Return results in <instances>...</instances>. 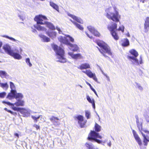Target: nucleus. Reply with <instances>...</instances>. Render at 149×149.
I'll list each match as a JSON object with an SVG mask.
<instances>
[{
	"label": "nucleus",
	"instance_id": "obj_1",
	"mask_svg": "<svg viewBox=\"0 0 149 149\" xmlns=\"http://www.w3.org/2000/svg\"><path fill=\"white\" fill-rule=\"evenodd\" d=\"M95 131L91 130L88 135L87 139L89 141L94 140L95 142L98 143H102V141L99 140L97 139L98 138L101 139L102 136L100 135L97 132H99L101 131V127L97 123H95L94 126Z\"/></svg>",
	"mask_w": 149,
	"mask_h": 149
},
{
	"label": "nucleus",
	"instance_id": "obj_2",
	"mask_svg": "<svg viewBox=\"0 0 149 149\" xmlns=\"http://www.w3.org/2000/svg\"><path fill=\"white\" fill-rule=\"evenodd\" d=\"M96 43L100 47V48H98V50L100 53L105 57L107 58L108 56L106 55V54L111 56H112V53L109 47L104 42L101 41H97Z\"/></svg>",
	"mask_w": 149,
	"mask_h": 149
},
{
	"label": "nucleus",
	"instance_id": "obj_3",
	"mask_svg": "<svg viewBox=\"0 0 149 149\" xmlns=\"http://www.w3.org/2000/svg\"><path fill=\"white\" fill-rule=\"evenodd\" d=\"M52 47L56 54L59 56L58 57L59 60L58 61L63 63L65 62L66 61V59L64 57V52L63 50L60 47L56 45H53Z\"/></svg>",
	"mask_w": 149,
	"mask_h": 149
},
{
	"label": "nucleus",
	"instance_id": "obj_4",
	"mask_svg": "<svg viewBox=\"0 0 149 149\" xmlns=\"http://www.w3.org/2000/svg\"><path fill=\"white\" fill-rule=\"evenodd\" d=\"M130 54L133 56H127V58L128 59L132 61L133 62L136 63L137 65L141 64L142 63V61L141 58L139 61V63L138 60L136 58V57L139 55V54L137 52L135 49H132L130 50L129 51Z\"/></svg>",
	"mask_w": 149,
	"mask_h": 149
},
{
	"label": "nucleus",
	"instance_id": "obj_5",
	"mask_svg": "<svg viewBox=\"0 0 149 149\" xmlns=\"http://www.w3.org/2000/svg\"><path fill=\"white\" fill-rule=\"evenodd\" d=\"M106 16L109 19L111 20L116 22H119L121 16L118 12L116 10L114 13L110 12L107 13Z\"/></svg>",
	"mask_w": 149,
	"mask_h": 149
},
{
	"label": "nucleus",
	"instance_id": "obj_6",
	"mask_svg": "<svg viewBox=\"0 0 149 149\" xmlns=\"http://www.w3.org/2000/svg\"><path fill=\"white\" fill-rule=\"evenodd\" d=\"M58 40L61 43L69 45L71 47L73 48L72 50L73 51H77L79 49L77 45L71 43L66 38L61 36L58 38Z\"/></svg>",
	"mask_w": 149,
	"mask_h": 149
},
{
	"label": "nucleus",
	"instance_id": "obj_7",
	"mask_svg": "<svg viewBox=\"0 0 149 149\" xmlns=\"http://www.w3.org/2000/svg\"><path fill=\"white\" fill-rule=\"evenodd\" d=\"M74 118L75 120L77 121L78 124L81 128L85 127L87 121L86 120H84V117L83 116L79 115L74 116Z\"/></svg>",
	"mask_w": 149,
	"mask_h": 149
},
{
	"label": "nucleus",
	"instance_id": "obj_8",
	"mask_svg": "<svg viewBox=\"0 0 149 149\" xmlns=\"http://www.w3.org/2000/svg\"><path fill=\"white\" fill-rule=\"evenodd\" d=\"M34 20L36 22L37 24H40L44 25L45 21H43L47 20V18L45 16L42 15H39L36 16L34 19Z\"/></svg>",
	"mask_w": 149,
	"mask_h": 149
},
{
	"label": "nucleus",
	"instance_id": "obj_9",
	"mask_svg": "<svg viewBox=\"0 0 149 149\" xmlns=\"http://www.w3.org/2000/svg\"><path fill=\"white\" fill-rule=\"evenodd\" d=\"M82 72L85 73L89 77L92 78L96 82H97V79L94 73H93L90 70H86L85 71H83Z\"/></svg>",
	"mask_w": 149,
	"mask_h": 149
},
{
	"label": "nucleus",
	"instance_id": "obj_10",
	"mask_svg": "<svg viewBox=\"0 0 149 149\" xmlns=\"http://www.w3.org/2000/svg\"><path fill=\"white\" fill-rule=\"evenodd\" d=\"M31 118L33 119L35 123H36L38 121V119L40 118V120H42L43 122L45 121L44 118L42 115H32L31 116Z\"/></svg>",
	"mask_w": 149,
	"mask_h": 149
},
{
	"label": "nucleus",
	"instance_id": "obj_11",
	"mask_svg": "<svg viewBox=\"0 0 149 149\" xmlns=\"http://www.w3.org/2000/svg\"><path fill=\"white\" fill-rule=\"evenodd\" d=\"M144 29L145 32H147L149 30V17H147L145 20L144 24Z\"/></svg>",
	"mask_w": 149,
	"mask_h": 149
},
{
	"label": "nucleus",
	"instance_id": "obj_12",
	"mask_svg": "<svg viewBox=\"0 0 149 149\" xmlns=\"http://www.w3.org/2000/svg\"><path fill=\"white\" fill-rule=\"evenodd\" d=\"M3 49L5 52L10 55H11L12 52L13 51L11 49L10 47L8 45H4L3 46Z\"/></svg>",
	"mask_w": 149,
	"mask_h": 149
},
{
	"label": "nucleus",
	"instance_id": "obj_13",
	"mask_svg": "<svg viewBox=\"0 0 149 149\" xmlns=\"http://www.w3.org/2000/svg\"><path fill=\"white\" fill-rule=\"evenodd\" d=\"M16 93V90H11L10 92L9 93L8 95L6 98H8L9 100L15 98Z\"/></svg>",
	"mask_w": 149,
	"mask_h": 149
},
{
	"label": "nucleus",
	"instance_id": "obj_14",
	"mask_svg": "<svg viewBox=\"0 0 149 149\" xmlns=\"http://www.w3.org/2000/svg\"><path fill=\"white\" fill-rule=\"evenodd\" d=\"M132 132L135 140L139 145H141L142 144L141 141L139 136L138 135L136 134V132L134 130H133L132 131Z\"/></svg>",
	"mask_w": 149,
	"mask_h": 149
},
{
	"label": "nucleus",
	"instance_id": "obj_15",
	"mask_svg": "<svg viewBox=\"0 0 149 149\" xmlns=\"http://www.w3.org/2000/svg\"><path fill=\"white\" fill-rule=\"evenodd\" d=\"M135 118L136 119V123L137 126L139 130L141 131L142 130V122L139 121V118L137 115L135 116Z\"/></svg>",
	"mask_w": 149,
	"mask_h": 149
},
{
	"label": "nucleus",
	"instance_id": "obj_16",
	"mask_svg": "<svg viewBox=\"0 0 149 149\" xmlns=\"http://www.w3.org/2000/svg\"><path fill=\"white\" fill-rule=\"evenodd\" d=\"M49 120L55 125H58L59 124L58 121L59 119L58 117L52 116L49 118Z\"/></svg>",
	"mask_w": 149,
	"mask_h": 149
},
{
	"label": "nucleus",
	"instance_id": "obj_17",
	"mask_svg": "<svg viewBox=\"0 0 149 149\" xmlns=\"http://www.w3.org/2000/svg\"><path fill=\"white\" fill-rule=\"evenodd\" d=\"M90 68L89 64L87 63H84L81 64L78 67V68L80 70L86 69Z\"/></svg>",
	"mask_w": 149,
	"mask_h": 149
},
{
	"label": "nucleus",
	"instance_id": "obj_18",
	"mask_svg": "<svg viewBox=\"0 0 149 149\" xmlns=\"http://www.w3.org/2000/svg\"><path fill=\"white\" fill-rule=\"evenodd\" d=\"M68 15L77 22L80 23H83L82 20L81 19L78 18L76 16L70 13L68 14Z\"/></svg>",
	"mask_w": 149,
	"mask_h": 149
},
{
	"label": "nucleus",
	"instance_id": "obj_19",
	"mask_svg": "<svg viewBox=\"0 0 149 149\" xmlns=\"http://www.w3.org/2000/svg\"><path fill=\"white\" fill-rule=\"evenodd\" d=\"M121 45L122 46L126 47L129 45V41L127 38H124L121 40Z\"/></svg>",
	"mask_w": 149,
	"mask_h": 149
},
{
	"label": "nucleus",
	"instance_id": "obj_20",
	"mask_svg": "<svg viewBox=\"0 0 149 149\" xmlns=\"http://www.w3.org/2000/svg\"><path fill=\"white\" fill-rule=\"evenodd\" d=\"M45 24L46 25V27L50 29L54 30L55 29V26L52 23L50 22H45Z\"/></svg>",
	"mask_w": 149,
	"mask_h": 149
},
{
	"label": "nucleus",
	"instance_id": "obj_21",
	"mask_svg": "<svg viewBox=\"0 0 149 149\" xmlns=\"http://www.w3.org/2000/svg\"><path fill=\"white\" fill-rule=\"evenodd\" d=\"M117 24L116 23H113L110 26L108 27V29L111 32L115 31L114 30L117 28Z\"/></svg>",
	"mask_w": 149,
	"mask_h": 149
},
{
	"label": "nucleus",
	"instance_id": "obj_22",
	"mask_svg": "<svg viewBox=\"0 0 149 149\" xmlns=\"http://www.w3.org/2000/svg\"><path fill=\"white\" fill-rule=\"evenodd\" d=\"M143 137V142L144 143V145L147 146L148 142H149V137L146 136L143 133H141Z\"/></svg>",
	"mask_w": 149,
	"mask_h": 149
},
{
	"label": "nucleus",
	"instance_id": "obj_23",
	"mask_svg": "<svg viewBox=\"0 0 149 149\" xmlns=\"http://www.w3.org/2000/svg\"><path fill=\"white\" fill-rule=\"evenodd\" d=\"M14 105L17 106H23L24 105V101L19 99L14 104Z\"/></svg>",
	"mask_w": 149,
	"mask_h": 149
},
{
	"label": "nucleus",
	"instance_id": "obj_24",
	"mask_svg": "<svg viewBox=\"0 0 149 149\" xmlns=\"http://www.w3.org/2000/svg\"><path fill=\"white\" fill-rule=\"evenodd\" d=\"M10 56L13 57L15 59L18 60L21 58V56L18 53H15L13 51L12 52L11 55Z\"/></svg>",
	"mask_w": 149,
	"mask_h": 149
},
{
	"label": "nucleus",
	"instance_id": "obj_25",
	"mask_svg": "<svg viewBox=\"0 0 149 149\" xmlns=\"http://www.w3.org/2000/svg\"><path fill=\"white\" fill-rule=\"evenodd\" d=\"M46 33L48 36L52 38H55L56 35V32L54 31H46Z\"/></svg>",
	"mask_w": 149,
	"mask_h": 149
},
{
	"label": "nucleus",
	"instance_id": "obj_26",
	"mask_svg": "<svg viewBox=\"0 0 149 149\" xmlns=\"http://www.w3.org/2000/svg\"><path fill=\"white\" fill-rule=\"evenodd\" d=\"M70 56L73 58H82V57L80 54H74L72 53L70 54Z\"/></svg>",
	"mask_w": 149,
	"mask_h": 149
},
{
	"label": "nucleus",
	"instance_id": "obj_27",
	"mask_svg": "<svg viewBox=\"0 0 149 149\" xmlns=\"http://www.w3.org/2000/svg\"><path fill=\"white\" fill-rule=\"evenodd\" d=\"M34 27L39 31H44L46 32L47 31V29L44 26L38 25L37 26H34Z\"/></svg>",
	"mask_w": 149,
	"mask_h": 149
},
{
	"label": "nucleus",
	"instance_id": "obj_28",
	"mask_svg": "<svg viewBox=\"0 0 149 149\" xmlns=\"http://www.w3.org/2000/svg\"><path fill=\"white\" fill-rule=\"evenodd\" d=\"M85 145L87 149H95L94 146L91 143L87 142Z\"/></svg>",
	"mask_w": 149,
	"mask_h": 149
},
{
	"label": "nucleus",
	"instance_id": "obj_29",
	"mask_svg": "<svg viewBox=\"0 0 149 149\" xmlns=\"http://www.w3.org/2000/svg\"><path fill=\"white\" fill-rule=\"evenodd\" d=\"M39 36L41 38H42L43 41L45 42H47L50 41V39L48 37L42 34H39Z\"/></svg>",
	"mask_w": 149,
	"mask_h": 149
},
{
	"label": "nucleus",
	"instance_id": "obj_30",
	"mask_svg": "<svg viewBox=\"0 0 149 149\" xmlns=\"http://www.w3.org/2000/svg\"><path fill=\"white\" fill-rule=\"evenodd\" d=\"M70 21L77 28L81 30H83L84 28L82 25H81L75 22L72 21V20H71Z\"/></svg>",
	"mask_w": 149,
	"mask_h": 149
},
{
	"label": "nucleus",
	"instance_id": "obj_31",
	"mask_svg": "<svg viewBox=\"0 0 149 149\" xmlns=\"http://www.w3.org/2000/svg\"><path fill=\"white\" fill-rule=\"evenodd\" d=\"M50 6L54 9L58 11H59V7L58 6L53 2L50 1L49 2Z\"/></svg>",
	"mask_w": 149,
	"mask_h": 149
},
{
	"label": "nucleus",
	"instance_id": "obj_32",
	"mask_svg": "<svg viewBox=\"0 0 149 149\" xmlns=\"http://www.w3.org/2000/svg\"><path fill=\"white\" fill-rule=\"evenodd\" d=\"M111 33L113 38L116 40H118L119 39V37L115 31L111 32Z\"/></svg>",
	"mask_w": 149,
	"mask_h": 149
},
{
	"label": "nucleus",
	"instance_id": "obj_33",
	"mask_svg": "<svg viewBox=\"0 0 149 149\" xmlns=\"http://www.w3.org/2000/svg\"><path fill=\"white\" fill-rule=\"evenodd\" d=\"M8 75L7 73L5 71L0 70V76L2 78L8 77Z\"/></svg>",
	"mask_w": 149,
	"mask_h": 149
},
{
	"label": "nucleus",
	"instance_id": "obj_34",
	"mask_svg": "<svg viewBox=\"0 0 149 149\" xmlns=\"http://www.w3.org/2000/svg\"><path fill=\"white\" fill-rule=\"evenodd\" d=\"M144 116L146 122L149 123V110L146 111Z\"/></svg>",
	"mask_w": 149,
	"mask_h": 149
},
{
	"label": "nucleus",
	"instance_id": "obj_35",
	"mask_svg": "<svg viewBox=\"0 0 149 149\" xmlns=\"http://www.w3.org/2000/svg\"><path fill=\"white\" fill-rule=\"evenodd\" d=\"M23 97V95L21 93H15V98L16 99H21Z\"/></svg>",
	"mask_w": 149,
	"mask_h": 149
},
{
	"label": "nucleus",
	"instance_id": "obj_36",
	"mask_svg": "<svg viewBox=\"0 0 149 149\" xmlns=\"http://www.w3.org/2000/svg\"><path fill=\"white\" fill-rule=\"evenodd\" d=\"M92 33L95 36H96L99 37L100 36V33L95 29Z\"/></svg>",
	"mask_w": 149,
	"mask_h": 149
},
{
	"label": "nucleus",
	"instance_id": "obj_37",
	"mask_svg": "<svg viewBox=\"0 0 149 149\" xmlns=\"http://www.w3.org/2000/svg\"><path fill=\"white\" fill-rule=\"evenodd\" d=\"M12 109L14 111H20L21 110H23L24 109L23 108H18L15 107H13Z\"/></svg>",
	"mask_w": 149,
	"mask_h": 149
},
{
	"label": "nucleus",
	"instance_id": "obj_38",
	"mask_svg": "<svg viewBox=\"0 0 149 149\" xmlns=\"http://www.w3.org/2000/svg\"><path fill=\"white\" fill-rule=\"evenodd\" d=\"M85 115L87 119H88L90 118V113L88 111H85Z\"/></svg>",
	"mask_w": 149,
	"mask_h": 149
},
{
	"label": "nucleus",
	"instance_id": "obj_39",
	"mask_svg": "<svg viewBox=\"0 0 149 149\" xmlns=\"http://www.w3.org/2000/svg\"><path fill=\"white\" fill-rule=\"evenodd\" d=\"M10 88L11 90H15V86L13 83L12 82H10Z\"/></svg>",
	"mask_w": 149,
	"mask_h": 149
},
{
	"label": "nucleus",
	"instance_id": "obj_40",
	"mask_svg": "<svg viewBox=\"0 0 149 149\" xmlns=\"http://www.w3.org/2000/svg\"><path fill=\"white\" fill-rule=\"evenodd\" d=\"M6 93L5 92H3L0 93V98H4L6 96Z\"/></svg>",
	"mask_w": 149,
	"mask_h": 149
},
{
	"label": "nucleus",
	"instance_id": "obj_41",
	"mask_svg": "<svg viewBox=\"0 0 149 149\" xmlns=\"http://www.w3.org/2000/svg\"><path fill=\"white\" fill-rule=\"evenodd\" d=\"M2 37H4V38L9 39H10V40H11L13 41H16L15 39L14 38H13L12 37H9L7 36L4 35V36H2Z\"/></svg>",
	"mask_w": 149,
	"mask_h": 149
},
{
	"label": "nucleus",
	"instance_id": "obj_42",
	"mask_svg": "<svg viewBox=\"0 0 149 149\" xmlns=\"http://www.w3.org/2000/svg\"><path fill=\"white\" fill-rule=\"evenodd\" d=\"M2 102L3 104H6L9 106H14V104L8 102L3 101H2Z\"/></svg>",
	"mask_w": 149,
	"mask_h": 149
},
{
	"label": "nucleus",
	"instance_id": "obj_43",
	"mask_svg": "<svg viewBox=\"0 0 149 149\" xmlns=\"http://www.w3.org/2000/svg\"><path fill=\"white\" fill-rule=\"evenodd\" d=\"M86 98L88 101L91 103H92L93 102H94V99L91 100L88 95L86 96Z\"/></svg>",
	"mask_w": 149,
	"mask_h": 149
},
{
	"label": "nucleus",
	"instance_id": "obj_44",
	"mask_svg": "<svg viewBox=\"0 0 149 149\" xmlns=\"http://www.w3.org/2000/svg\"><path fill=\"white\" fill-rule=\"evenodd\" d=\"M26 62L27 64L30 67L32 66V64L30 62V59L29 58H26Z\"/></svg>",
	"mask_w": 149,
	"mask_h": 149
},
{
	"label": "nucleus",
	"instance_id": "obj_45",
	"mask_svg": "<svg viewBox=\"0 0 149 149\" xmlns=\"http://www.w3.org/2000/svg\"><path fill=\"white\" fill-rule=\"evenodd\" d=\"M88 30L92 33L95 30V29L93 27H92L91 26L88 27Z\"/></svg>",
	"mask_w": 149,
	"mask_h": 149
},
{
	"label": "nucleus",
	"instance_id": "obj_46",
	"mask_svg": "<svg viewBox=\"0 0 149 149\" xmlns=\"http://www.w3.org/2000/svg\"><path fill=\"white\" fill-rule=\"evenodd\" d=\"M66 36V37L68 38H69L70 41L71 42H74V38L70 36V35H67Z\"/></svg>",
	"mask_w": 149,
	"mask_h": 149
},
{
	"label": "nucleus",
	"instance_id": "obj_47",
	"mask_svg": "<svg viewBox=\"0 0 149 149\" xmlns=\"http://www.w3.org/2000/svg\"><path fill=\"white\" fill-rule=\"evenodd\" d=\"M124 27L123 26H120L118 29V31H121L122 32H123L124 31Z\"/></svg>",
	"mask_w": 149,
	"mask_h": 149
},
{
	"label": "nucleus",
	"instance_id": "obj_48",
	"mask_svg": "<svg viewBox=\"0 0 149 149\" xmlns=\"http://www.w3.org/2000/svg\"><path fill=\"white\" fill-rule=\"evenodd\" d=\"M33 126L35 127L37 130H40V126L36 124H34L33 125Z\"/></svg>",
	"mask_w": 149,
	"mask_h": 149
},
{
	"label": "nucleus",
	"instance_id": "obj_49",
	"mask_svg": "<svg viewBox=\"0 0 149 149\" xmlns=\"http://www.w3.org/2000/svg\"><path fill=\"white\" fill-rule=\"evenodd\" d=\"M92 104L93 107V108L95 109V101L94 102H93V103H91Z\"/></svg>",
	"mask_w": 149,
	"mask_h": 149
},
{
	"label": "nucleus",
	"instance_id": "obj_50",
	"mask_svg": "<svg viewBox=\"0 0 149 149\" xmlns=\"http://www.w3.org/2000/svg\"><path fill=\"white\" fill-rule=\"evenodd\" d=\"M86 35H87V36L89 37V38H92L93 37L91 36H89V35H88V33H87L86 32Z\"/></svg>",
	"mask_w": 149,
	"mask_h": 149
},
{
	"label": "nucleus",
	"instance_id": "obj_51",
	"mask_svg": "<svg viewBox=\"0 0 149 149\" xmlns=\"http://www.w3.org/2000/svg\"><path fill=\"white\" fill-rule=\"evenodd\" d=\"M86 84L90 86V88L91 87H92V86H91V85L87 81H86Z\"/></svg>",
	"mask_w": 149,
	"mask_h": 149
},
{
	"label": "nucleus",
	"instance_id": "obj_52",
	"mask_svg": "<svg viewBox=\"0 0 149 149\" xmlns=\"http://www.w3.org/2000/svg\"><path fill=\"white\" fill-rule=\"evenodd\" d=\"M57 29L59 31V33H61L62 32L61 31V29L59 28H57Z\"/></svg>",
	"mask_w": 149,
	"mask_h": 149
},
{
	"label": "nucleus",
	"instance_id": "obj_53",
	"mask_svg": "<svg viewBox=\"0 0 149 149\" xmlns=\"http://www.w3.org/2000/svg\"><path fill=\"white\" fill-rule=\"evenodd\" d=\"M14 135L17 137L18 138H19V134L17 133H15L14 134Z\"/></svg>",
	"mask_w": 149,
	"mask_h": 149
},
{
	"label": "nucleus",
	"instance_id": "obj_54",
	"mask_svg": "<svg viewBox=\"0 0 149 149\" xmlns=\"http://www.w3.org/2000/svg\"><path fill=\"white\" fill-rule=\"evenodd\" d=\"M4 110L6 111H7L8 112H9V111H10V110H8L7 108H4Z\"/></svg>",
	"mask_w": 149,
	"mask_h": 149
},
{
	"label": "nucleus",
	"instance_id": "obj_55",
	"mask_svg": "<svg viewBox=\"0 0 149 149\" xmlns=\"http://www.w3.org/2000/svg\"><path fill=\"white\" fill-rule=\"evenodd\" d=\"M12 114L15 116V115H16L17 114V113L16 112H13V113Z\"/></svg>",
	"mask_w": 149,
	"mask_h": 149
},
{
	"label": "nucleus",
	"instance_id": "obj_56",
	"mask_svg": "<svg viewBox=\"0 0 149 149\" xmlns=\"http://www.w3.org/2000/svg\"><path fill=\"white\" fill-rule=\"evenodd\" d=\"M91 90L93 92V91H95V89L94 88H93V87H92H92H91Z\"/></svg>",
	"mask_w": 149,
	"mask_h": 149
},
{
	"label": "nucleus",
	"instance_id": "obj_57",
	"mask_svg": "<svg viewBox=\"0 0 149 149\" xmlns=\"http://www.w3.org/2000/svg\"><path fill=\"white\" fill-rule=\"evenodd\" d=\"M2 45V43L1 42H0V48L1 47Z\"/></svg>",
	"mask_w": 149,
	"mask_h": 149
},
{
	"label": "nucleus",
	"instance_id": "obj_58",
	"mask_svg": "<svg viewBox=\"0 0 149 149\" xmlns=\"http://www.w3.org/2000/svg\"><path fill=\"white\" fill-rule=\"evenodd\" d=\"M93 92L95 93L96 95H97V92L95 90V91H93Z\"/></svg>",
	"mask_w": 149,
	"mask_h": 149
},
{
	"label": "nucleus",
	"instance_id": "obj_59",
	"mask_svg": "<svg viewBox=\"0 0 149 149\" xmlns=\"http://www.w3.org/2000/svg\"><path fill=\"white\" fill-rule=\"evenodd\" d=\"M93 92L95 93L96 95H97V92L95 90V91H93Z\"/></svg>",
	"mask_w": 149,
	"mask_h": 149
},
{
	"label": "nucleus",
	"instance_id": "obj_60",
	"mask_svg": "<svg viewBox=\"0 0 149 149\" xmlns=\"http://www.w3.org/2000/svg\"><path fill=\"white\" fill-rule=\"evenodd\" d=\"M13 112H12L10 110L9 113H10L11 114H12L13 113Z\"/></svg>",
	"mask_w": 149,
	"mask_h": 149
},
{
	"label": "nucleus",
	"instance_id": "obj_61",
	"mask_svg": "<svg viewBox=\"0 0 149 149\" xmlns=\"http://www.w3.org/2000/svg\"><path fill=\"white\" fill-rule=\"evenodd\" d=\"M127 36L129 37H130V35L129 33H128L127 34Z\"/></svg>",
	"mask_w": 149,
	"mask_h": 149
},
{
	"label": "nucleus",
	"instance_id": "obj_62",
	"mask_svg": "<svg viewBox=\"0 0 149 149\" xmlns=\"http://www.w3.org/2000/svg\"><path fill=\"white\" fill-rule=\"evenodd\" d=\"M144 132H148V131H144Z\"/></svg>",
	"mask_w": 149,
	"mask_h": 149
}]
</instances>
